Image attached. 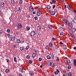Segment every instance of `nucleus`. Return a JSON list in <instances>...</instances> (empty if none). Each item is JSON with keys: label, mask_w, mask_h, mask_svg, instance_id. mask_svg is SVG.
Returning <instances> with one entry per match:
<instances>
[{"label": "nucleus", "mask_w": 76, "mask_h": 76, "mask_svg": "<svg viewBox=\"0 0 76 76\" xmlns=\"http://www.w3.org/2000/svg\"><path fill=\"white\" fill-rule=\"evenodd\" d=\"M31 35L32 36H34L35 35V32L34 31H32L30 33Z\"/></svg>", "instance_id": "obj_1"}, {"label": "nucleus", "mask_w": 76, "mask_h": 76, "mask_svg": "<svg viewBox=\"0 0 76 76\" xmlns=\"http://www.w3.org/2000/svg\"><path fill=\"white\" fill-rule=\"evenodd\" d=\"M61 20L62 21V22H64L65 23H66V24H67V21L65 20L64 19L61 18Z\"/></svg>", "instance_id": "obj_2"}, {"label": "nucleus", "mask_w": 76, "mask_h": 76, "mask_svg": "<svg viewBox=\"0 0 76 76\" xmlns=\"http://www.w3.org/2000/svg\"><path fill=\"white\" fill-rule=\"evenodd\" d=\"M66 24L68 25V26H70V27H72V26H73L72 25V22H70V23H68L67 22V24Z\"/></svg>", "instance_id": "obj_3"}, {"label": "nucleus", "mask_w": 76, "mask_h": 76, "mask_svg": "<svg viewBox=\"0 0 76 76\" xmlns=\"http://www.w3.org/2000/svg\"><path fill=\"white\" fill-rule=\"evenodd\" d=\"M49 65L51 67H54V66H55V64H54L53 62L50 63V64Z\"/></svg>", "instance_id": "obj_4"}, {"label": "nucleus", "mask_w": 76, "mask_h": 76, "mask_svg": "<svg viewBox=\"0 0 76 76\" xmlns=\"http://www.w3.org/2000/svg\"><path fill=\"white\" fill-rule=\"evenodd\" d=\"M4 5H5V4L3 2H1L0 3V6L2 7H4Z\"/></svg>", "instance_id": "obj_5"}, {"label": "nucleus", "mask_w": 76, "mask_h": 76, "mask_svg": "<svg viewBox=\"0 0 76 76\" xmlns=\"http://www.w3.org/2000/svg\"><path fill=\"white\" fill-rule=\"evenodd\" d=\"M16 10L18 12H19H19H22V10L20 9V8H17L16 9Z\"/></svg>", "instance_id": "obj_6"}, {"label": "nucleus", "mask_w": 76, "mask_h": 76, "mask_svg": "<svg viewBox=\"0 0 76 76\" xmlns=\"http://www.w3.org/2000/svg\"><path fill=\"white\" fill-rule=\"evenodd\" d=\"M11 39L12 41H14L15 39V37L13 36H11Z\"/></svg>", "instance_id": "obj_7"}, {"label": "nucleus", "mask_w": 76, "mask_h": 76, "mask_svg": "<svg viewBox=\"0 0 76 76\" xmlns=\"http://www.w3.org/2000/svg\"><path fill=\"white\" fill-rule=\"evenodd\" d=\"M63 50L64 51H66L67 49L66 48V46L65 45H64L63 46Z\"/></svg>", "instance_id": "obj_8"}, {"label": "nucleus", "mask_w": 76, "mask_h": 76, "mask_svg": "<svg viewBox=\"0 0 76 76\" xmlns=\"http://www.w3.org/2000/svg\"><path fill=\"white\" fill-rule=\"evenodd\" d=\"M29 9L31 12L34 11V7H30Z\"/></svg>", "instance_id": "obj_9"}, {"label": "nucleus", "mask_w": 76, "mask_h": 76, "mask_svg": "<svg viewBox=\"0 0 76 76\" xmlns=\"http://www.w3.org/2000/svg\"><path fill=\"white\" fill-rule=\"evenodd\" d=\"M18 26L19 29H20V28H22V26H21V24L20 23H19L18 24Z\"/></svg>", "instance_id": "obj_10"}, {"label": "nucleus", "mask_w": 76, "mask_h": 76, "mask_svg": "<svg viewBox=\"0 0 76 76\" xmlns=\"http://www.w3.org/2000/svg\"><path fill=\"white\" fill-rule=\"evenodd\" d=\"M16 41L17 43H18V44H19L20 42V43H22V42H20V39H17Z\"/></svg>", "instance_id": "obj_11"}, {"label": "nucleus", "mask_w": 76, "mask_h": 76, "mask_svg": "<svg viewBox=\"0 0 76 76\" xmlns=\"http://www.w3.org/2000/svg\"><path fill=\"white\" fill-rule=\"evenodd\" d=\"M29 74L30 76H32L34 75V73H33V72H32V71L29 72Z\"/></svg>", "instance_id": "obj_12"}, {"label": "nucleus", "mask_w": 76, "mask_h": 76, "mask_svg": "<svg viewBox=\"0 0 76 76\" xmlns=\"http://www.w3.org/2000/svg\"><path fill=\"white\" fill-rule=\"evenodd\" d=\"M72 31L73 32H75V31H76V28H72Z\"/></svg>", "instance_id": "obj_13"}, {"label": "nucleus", "mask_w": 76, "mask_h": 76, "mask_svg": "<svg viewBox=\"0 0 76 76\" xmlns=\"http://www.w3.org/2000/svg\"><path fill=\"white\" fill-rule=\"evenodd\" d=\"M70 69H71V66H69L68 67V68H66L67 71H69Z\"/></svg>", "instance_id": "obj_14"}, {"label": "nucleus", "mask_w": 76, "mask_h": 76, "mask_svg": "<svg viewBox=\"0 0 76 76\" xmlns=\"http://www.w3.org/2000/svg\"><path fill=\"white\" fill-rule=\"evenodd\" d=\"M55 13L56 12L54 11H52L51 12L50 14L51 15H54Z\"/></svg>", "instance_id": "obj_15"}, {"label": "nucleus", "mask_w": 76, "mask_h": 76, "mask_svg": "<svg viewBox=\"0 0 76 76\" xmlns=\"http://www.w3.org/2000/svg\"><path fill=\"white\" fill-rule=\"evenodd\" d=\"M74 64L75 66H76V60L75 59L73 60Z\"/></svg>", "instance_id": "obj_16"}, {"label": "nucleus", "mask_w": 76, "mask_h": 76, "mask_svg": "<svg viewBox=\"0 0 76 76\" xmlns=\"http://www.w3.org/2000/svg\"><path fill=\"white\" fill-rule=\"evenodd\" d=\"M67 7L69 10H71L72 9V8L71 7V6H67Z\"/></svg>", "instance_id": "obj_17"}, {"label": "nucleus", "mask_w": 76, "mask_h": 76, "mask_svg": "<svg viewBox=\"0 0 76 76\" xmlns=\"http://www.w3.org/2000/svg\"><path fill=\"white\" fill-rule=\"evenodd\" d=\"M5 71L6 73H9V72H10V70L8 69H6L5 70Z\"/></svg>", "instance_id": "obj_18"}, {"label": "nucleus", "mask_w": 76, "mask_h": 76, "mask_svg": "<svg viewBox=\"0 0 76 76\" xmlns=\"http://www.w3.org/2000/svg\"><path fill=\"white\" fill-rule=\"evenodd\" d=\"M66 63L68 64H70V61L69 59L66 60Z\"/></svg>", "instance_id": "obj_19"}, {"label": "nucleus", "mask_w": 76, "mask_h": 76, "mask_svg": "<svg viewBox=\"0 0 76 76\" xmlns=\"http://www.w3.org/2000/svg\"><path fill=\"white\" fill-rule=\"evenodd\" d=\"M41 28V26H38L37 27V29H38V30H40Z\"/></svg>", "instance_id": "obj_20"}, {"label": "nucleus", "mask_w": 76, "mask_h": 76, "mask_svg": "<svg viewBox=\"0 0 76 76\" xmlns=\"http://www.w3.org/2000/svg\"><path fill=\"white\" fill-rule=\"evenodd\" d=\"M32 57L33 58H34V57H36V55L34 53H33L32 54Z\"/></svg>", "instance_id": "obj_21"}, {"label": "nucleus", "mask_w": 76, "mask_h": 76, "mask_svg": "<svg viewBox=\"0 0 76 76\" xmlns=\"http://www.w3.org/2000/svg\"><path fill=\"white\" fill-rule=\"evenodd\" d=\"M3 31L2 30H0V35L3 34Z\"/></svg>", "instance_id": "obj_22"}, {"label": "nucleus", "mask_w": 76, "mask_h": 76, "mask_svg": "<svg viewBox=\"0 0 76 76\" xmlns=\"http://www.w3.org/2000/svg\"><path fill=\"white\" fill-rule=\"evenodd\" d=\"M47 8L48 9H50L51 8V6L50 5H47Z\"/></svg>", "instance_id": "obj_23"}, {"label": "nucleus", "mask_w": 76, "mask_h": 76, "mask_svg": "<svg viewBox=\"0 0 76 76\" xmlns=\"http://www.w3.org/2000/svg\"><path fill=\"white\" fill-rule=\"evenodd\" d=\"M48 28H49V29H51L53 28V27H52L51 26L49 25L48 26Z\"/></svg>", "instance_id": "obj_24"}, {"label": "nucleus", "mask_w": 76, "mask_h": 76, "mask_svg": "<svg viewBox=\"0 0 76 76\" xmlns=\"http://www.w3.org/2000/svg\"><path fill=\"white\" fill-rule=\"evenodd\" d=\"M11 2L12 4H14V3H15V1H14V0H11Z\"/></svg>", "instance_id": "obj_25"}, {"label": "nucleus", "mask_w": 76, "mask_h": 76, "mask_svg": "<svg viewBox=\"0 0 76 76\" xmlns=\"http://www.w3.org/2000/svg\"><path fill=\"white\" fill-rule=\"evenodd\" d=\"M57 8H56L54 9V12L56 13H57Z\"/></svg>", "instance_id": "obj_26"}, {"label": "nucleus", "mask_w": 76, "mask_h": 76, "mask_svg": "<svg viewBox=\"0 0 76 76\" xmlns=\"http://www.w3.org/2000/svg\"><path fill=\"white\" fill-rule=\"evenodd\" d=\"M14 61L15 62H17V60L16 59V57H14Z\"/></svg>", "instance_id": "obj_27"}, {"label": "nucleus", "mask_w": 76, "mask_h": 76, "mask_svg": "<svg viewBox=\"0 0 76 76\" xmlns=\"http://www.w3.org/2000/svg\"><path fill=\"white\" fill-rule=\"evenodd\" d=\"M52 58H54V53H52Z\"/></svg>", "instance_id": "obj_28"}, {"label": "nucleus", "mask_w": 76, "mask_h": 76, "mask_svg": "<svg viewBox=\"0 0 76 76\" xmlns=\"http://www.w3.org/2000/svg\"><path fill=\"white\" fill-rule=\"evenodd\" d=\"M47 58H48V59H50L51 58V57H50V56L49 55H48L47 56Z\"/></svg>", "instance_id": "obj_29"}, {"label": "nucleus", "mask_w": 76, "mask_h": 76, "mask_svg": "<svg viewBox=\"0 0 76 76\" xmlns=\"http://www.w3.org/2000/svg\"><path fill=\"white\" fill-rule=\"evenodd\" d=\"M29 46H28L26 47V50H28L29 49Z\"/></svg>", "instance_id": "obj_30"}, {"label": "nucleus", "mask_w": 76, "mask_h": 76, "mask_svg": "<svg viewBox=\"0 0 76 76\" xmlns=\"http://www.w3.org/2000/svg\"><path fill=\"white\" fill-rule=\"evenodd\" d=\"M20 50H21V51H22L23 50V47H20Z\"/></svg>", "instance_id": "obj_31"}, {"label": "nucleus", "mask_w": 76, "mask_h": 76, "mask_svg": "<svg viewBox=\"0 0 76 76\" xmlns=\"http://www.w3.org/2000/svg\"><path fill=\"white\" fill-rule=\"evenodd\" d=\"M7 32H8V33H10V30L9 29H8L7 30Z\"/></svg>", "instance_id": "obj_32"}, {"label": "nucleus", "mask_w": 76, "mask_h": 76, "mask_svg": "<svg viewBox=\"0 0 76 76\" xmlns=\"http://www.w3.org/2000/svg\"><path fill=\"white\" fill-rule=\"evenodd\" d=\"M26 58H27V59H29V58H30V56L29 55H27Z\"/></svg>", "instance_id": "obj_33"}, {"label": "nucleus", "mask_w": 76, "mask_h": 76, "mask_svg": "<svg viewBox=\"0 0 76 76\" xmlns=\"http://www.w3.org/2000/svg\"><path fill=\"white\" fill-rule=\"evenodd\" d=\"M57 72L58 73V76H60V71L58 70H57Z\"/></svg>", "instance_id": "obj_34"}, {"label": "nucleus", "mask_w": 76, "mask_h": 76, "mask_svg": "<svg viewBox=\"0 0 76 76\" xmlns=\"http://www.w3.org/2000/svg\"><path fill=\"white\" fill-rule=\"evenodd\" d=\"M49 45L50 47H53V44L51 43H50L49 44Z\"/></svg>", "instance_id": "obj_35"}, {"label": "nucleus", "mask_w": 76, "mask_h": 76, "mask_svg": "<svg viewBox=\"0 0 76 76\" xmlns=\"http://www.w3.org/2000/svg\"><path fill=\"white\" fill-rule=\"evenodd\" d=\"M26 29H27L28 30V31H29V30L30 29V28L28 27V26H27L26 27Z\"/></svg>", "instance_id": "obj_36"}, {"label": "nucleus", "mask_w": 76, "mask_h": 76, "mask_svg": "<svg viewBox=\"0 0 76 76\" xmlns=\"http://www.w3.org/2000/svg\"><path fill=\"white\" fill-rule=\"evenodd\" d=\"M41 15V14H40V13H37V16H39Z\"/></svg>", "instance_id": "obj_37"}, {"label": "nucleus", "mask_w": 76, "mask_h": 76, "mask_svg": "<svg viewBox=\"0 0 76 76\" xmlns=\"http://www.w3.org/2000/svg\"><path fill=\"white\" fill-rule=\"evenodd\" d=\"M64 34V33H63V32L61 31V33H60V35H63V34Z\"/></svg>", "instance_id": "obj_38"}, {"label": "nucleus", "mask_w": 76, "mask_h": 76, "mask_svg": "<svg viewBox=\"0 0 76 76\" xmlns=\"http://www.w3.org/2000/svg\"><path fill=\"white\" fill-rule=\"evenodd\" d=\"M68 75L69 76H72V74L70 72H69L68 73Z\"/></svg>", "instance_id": "obj_39"}, {"label": "nucleus", "mask_w": 76, "mask_h": 76, "mask_svg": "<svg viewBox=\"0 0 76 76\" xmlns=\"http://www.w3.org/2000/svg\"><path fill=\"white\" fill-rule=\"evenodd\" d=\"M22 0H20V4H22Z\"/></svg>", "instance_id": "obj_40"}, {"label": "nucleus", "mask_w": 76, "mask_h": 76, "mask_svg": "<svg viewBox=\"0 0 76 76\" xmlns=\"http://www.w3.org/2000/svg\"><path fill=\"white\" fill-rule=\"evenodd\" d=\"M73 21L76 23V18H75L73 20Z\"/></svg>", "instance_id": "obj_41"}, {"label": "nucleus", "mask_w": 76, "mask_h": 76, "mask_svg": "<svg viewBox=\"0 0 76 76\" xmlns=\"http://www.w3.org/2000/svg\"><path fill=\"white\" fill-rule=\"evenodd\" d=\"M28 62L30 64H31L32 63V61L31 60H29Z\"/></svg>", "instance_id": "obj_42"}, {"label": "nucleus", "mask_w": 76, "mask_h": 76, "mask_svg": "<svg viewBox=\"0 0 76 76\" xmlns=\"http://www.w3.org/2000/svg\"><path fill=\"white\" fill-rule=\"evenodd\" d=\"M34 19H35V20H37L38 19V17H37L36 16L34 17Z\"/></svg>", "instance_id": "obj_43"}, {"label": "nucleus", "mask_w": 76, "mask_h": 76, "mask_svg": "<svg viewBox=\"0 0 76 76\" xmlns=\"http://www.w3.org/2000/svg\"><path fill=\"white\" fill-rule=\"evenodd\" d=\"M48 45H47V46H46V50H48Z\"/></svg>", "instance_id": "obj_44"}, {"label": "nucleus", "mask_w": 76, "mask_h": 76, "mask_svg": "<svg viewBox=\"0 0 76 76\" xmlns=\"http://www.w3.org/2000/svg\"><path fill=\"white\" fill-rule=\"evenodd\" d=\"M13 47L14 48H16V45H14Z\"/></svg>", "instance_id": "obj_45"}, {"label": "nucleus", "mask_w": 76, "mask_h": 76, "mask_svg": "<svg viewBox=\"0 0 76 76\" xmlns=\"http://www.w3.org/2000/svg\"><path fill=\"white\" fill-rule=\"evenodd\" d=\"M52 2L53 3H56V0H53L52 1Z\"/></svg>", "instance_id": "obj_46"}, {"label": "nucleus", "mask_w": 76, "mask_h": 76, "mask_svg": "<svg viewBox=\"0 0 76 76\" xmlns=\"http://www.w3.org/2000/svg\"><path fill=\"white\" fill-rule=\"evenodd\" d=\"M63 28V26H62L60 27V29H62Z\"/></svg>", "instance_id": "obj_47"}, {"label": "nucleus", "mask_w": 76, "mask_h": 76, "mask_svg": "<svg viewBox=\"0 0 76 76\" xmlns=\"http://www.w3.org/2000/svg\"><path fill=\"white\" fill-rule=\"evenodd\" d=\"M20 72H23V70L22 69H20Z\"/></svg>", "instance_id": "obj_48"}, {"label": "nucleus", "mask_w": 76, "mask_h": 76, "mask_svg": "<svg viewBox=\"0 0 76 76\" xmlns=\"http://www.w3.org/2000/svg\"><path fill=\"white\" fill-rule=\"evenodd\" d=\"M38 10H39V11H41V8L40 7L38 8Z\"/></svg>", "instance_id": "obj_49"}, {"label": "nucleus", "mask_w": 76, "mask_h": 76, "mask_svg": "<svg viewBox=\"0 0 76 76\" xmlns=\"http://www.w3.org/2000/svg\"><path fill=\"white\" fill-rule=\"evenodd\" d=\"M52 40L53 41H55L56 40V38L54 37H53L52 38Z\"/></svg>", "instance_id": "obj_50"}, {"label": "nucleus", "mask_w": 76, "mask_h": 76, "mask_svg": "<svg viewBox=\"0 0 76 76\" xmlns=\"http://www.w3.org/2000/svg\"><path fill=\"white\" fill-rule=\"evenodd\" d=\"M39 61H41V60H42V59L41 58H39Z\"/></svg>", "instance_id": "obj_51"}, {"label": "nucleus", "mask_w": 76, "mask_h": 76, "mask_svg": "<svg viewBox=\"0 0 76 76\" xmlns=\"http://www.w3.org/2000/svg\"><path fill=\"white\" fill-rule=\"evenodd\" d=\"M55 75H57V71H55Z\"/></svg>", "instance_id": "obj_52"}, {"label": "nucleus", "mask_w": 76, "mask_h": 76, "mask_svg": "<svg viewBox=\"0 0 76 76\" xmlns=\"http://www.w3.org/2000/svg\"><path fill=\"white\" fill-rule=\"evenodd\" d=\"M50 63H51V62H47V64H48V66H49V64H50Z\"/></svg>", "instance_id": "obj_53"}, {"label": "nucleus", "mask_w": 76, "mask_h": 76, "mask_svg": "<svg viewBox=\"0 0 76 76\" xmlns=\"http://www.w3.org/2000/svg\"><path fill=\"white\" fill-rule=\"evenodd\" d=\"M55 7H56V5H53V9H54V8H55Z\"/></svg>", "instance_id": "obj_54"}, {"label": "nucleus", "mask_w": 76, "mask_h": 76, "mask_svg": "<svg viewBox=\"0 0 76 76\" xmlns=\"http://www.w3.org/2000/svg\"><path fill=\"white\" fill-rule=\"evenodd\" d=\"M16 34H19V31H16Z\"/></svg>", "instance_id": "obj_55"}, {"label": "nucleus", "mask_w": 76, "mask_h": 76, "mask_svg": "<svg viewBox=\"0 0 76 76\" xmlns=\"http://www.w3.org/2000/svg\"><path fill=\"white\" fill-rule=\"evenodd\" d=\"M60 44H62V45H63V43H62V42H60Z\"/></svg>", "instance_id": "obj_56"}, {"label": "nucleus", "mask_w": 76, "mask_h": 76, "mask_svg": "<svg viewBox=\"0 0 76 76\" xmlns=\"http://www.w3.org/2000/svg\"><path fill=\"white\" fill-rule=\"evenodd\" d=\"M73 38H75V36L72 35V37Z\"/></svg>", "instance_id": "obj_57"}, {"label": "nucleus", "mask_w": 76, "mask_h": 76, "mask_svg": "<svg viewBox=\"0 0 76 76\" xmlns=\"http://www.w3.org/2000/svg\"><path fill=\"white\" fill-rule=\"evenodd\" d=\"M70 36H71V37H72V36L73 34H72V33H70Z\"/></svg>", "instance_id": "obj_58"}, {"label": "nucleus", "mask_w": 76, "mask_h": 76, "mask_svg": "<svg viewBox=\"0 0 76 76\" xmlns=\"http://www.w3.org/2000/svg\"><path fill=\"white\" fill-rule=\"evenodd\" d=\"M19 76H22V74H19Z\"/></svg>", "instance_id": "obj_59"}, {"label": "nucleus", "mask_w": 76, "mask_h": 76, "mask_svg": "<svg viewBox=\"0 0 76 76\" xmlns=\"http://www.w3.org/2000/svg\"><path fill=\"white\" fill-rule=\"evenodd\" d=\"M38 35H41V34L40 33H38Z\"/></svg>", "instance_id": "obj_60"}, {"label": "nucleus", "mask_w": 76, "mask_h": 76, "mask_svg": "<svg viewBox=\"0 0 76 76\" xmlns=\"http://www.w3.org/2000/svg\"><path fill=\"white\" fill-rule=\"evenodd\" d=\"M33 14H34V15L35 14V12H33Z\"/></svg>", "instance_id": "obj_61"}, {"label": "nucleus", "mask_w": 76, "mask_h": 76, "mask_svg": "<svg viewBox=\"0 0 76 76\" xmlns=\"http://www.w3.org/2000/svg\"><path fill=\"white\" fill-rule=\"evenodd\" d=\"M73 49H74V50H76V47H74L73 48Z\"/></svg>", "instance_id": "obj_62"}, {"label": "nucleus", "mask_w": 76, "mask_h": 76, "mask_svg": "<svg viewBox=\"0 0 76 76\" xmlns=\"http://www.w3.org/2000/svg\"><path fill=\"white\" fill-rule=\"evenodd\" d=\"M74 12H75V13H76V11H75V10H74Z\"/></svg>", "instance_id": "obj_63"}, {"label": "nucleus", "mask_w": 76, "mask_h": 76, "mask_svg": "<svg viewBox=\"0 0 76 76\" xmlns=\"http://www.w3.org/2000/svg\"><path fill=\"white\" fill-rule=\"evenodd\" d=\"M9 61V59H7V62H8Z\"/></svg>", "instance_id": "obj_64"}]
</instances>
